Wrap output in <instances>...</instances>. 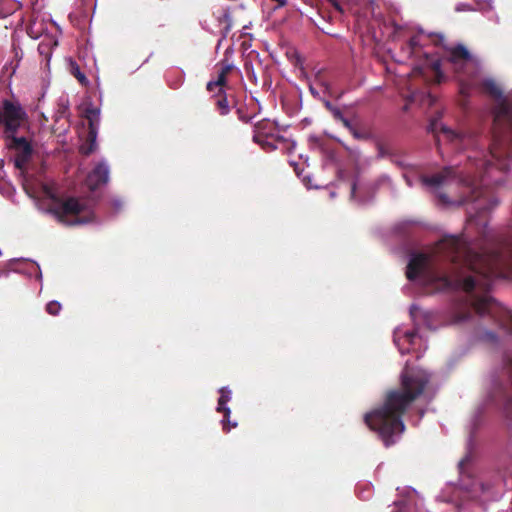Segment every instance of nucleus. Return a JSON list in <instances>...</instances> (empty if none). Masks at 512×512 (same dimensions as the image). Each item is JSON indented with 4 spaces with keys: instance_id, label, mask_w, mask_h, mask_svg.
Here are the masks:
<instances>
[{
    "instance_id": "1",
    "label": "nucleus",
    "mask_w": 512,
    "mask_h": 512,
    "mask_svg": "<svg viewBox=\"0 0 512 512\" xmlns=\"http://www.w3.org/2000/svg\"><path fill=\"white\" fill-rule=\"evenodd\" d=\"M429 380V375L423 370L410 368L406 363L401 374L403 392L392 391L387 395L384 404L364 417L367 426L378 433L385 446L395 443L404 431L401 419L402 413L412 401L422 393Z\"/></svg>"
},
{
    "instance_id": "2",
    "label": "nucleus",
    "mask_w": 512,
    "mask_h": 512,
    "mask_svg": "<svg viewBox=\"0 0 512 512\" xmlns=\"http://www.w3.org/2000/svg\"><path fill=\"white\" fill-rule=\"evenodd\" d=\"M407 278L411 281L419 278L423 285H431L435 290L442 291L446 289H463L471 291L479 280L470 275H466L462 269H457L451 276L439 275L429 268V258L424 254L412 255L406 272Z\"/></svg>"
},
{
    "instance_id": "3",
    "label": "nucleus",
    "mask_w": 512,
    "mask_h": 512,
    "mask_svg": "<svg viewBox=\"0 0 512 512\" xmlns=\"http://www.w3.org/2000/svg\"><path fill=\"white\" fill-rule=\"evenodd\" d=\"M31 196L50 199L52 201L50 212L64 224L83 225L93 220L92 209L85 201L76 198H68L65 201L58 200L53 182L41 183V190L31 192Z\"/></svg>"
},
{
    "instance_id": "4",
    "label": "nucleus",
    "mask_w": 512,
    "mask_h": 512,
    "mask_svg": "<svg viewBox=\"0 0 512 512\" xmlns=\"http://www.w3.org/2000/svg\"><path fill=\"white\" fill-rule=\"evenodd\" d=\"M449 61L457 72L462 73L459 77L462 94H467L470 87L478 85L479 62L464 46L458 45L453 48L449 54Z\"/></svg>"
},
{
    "instance_id": "5",
    "label": "nucleus",
    "mask_w": 512,
    "mask_h": 512,
    "mask_svg": "<svg viewBox=\"0 0 512 512\" xmlns=\"http://www.w3.org/2000/svg\"><path fill=\"white\" fill-rule=\"evenodd\" d=\"M49 27H54V23L52 21L45 22L43 18L36 17L28 28V35L31 38H41V41L38 45V51L46 59L47 65L50 62L53 48L58 45L57 36L46 33Z\"/></svg>"
},
{
    "instance_id": "6",
    "label": "nucleus",
    "mask_w": 512,
    "mask_h": 512,
    "mask_svg": "<svg viewBox=\"0 0 512 512\" xmlns=\"http://www.w3.org/2000/svg\"><path fill=\"white\" fill-rule=\"evenodd\" d=\"M482 84L497 100L494 110V121L498 125L505 124L508 128H512V108L508 104L506 98L503 97L500 87L491 78L484 79Z\"/></svg>"
},
{
    "instance_id": "7",
    "label": "nucleus",
    "mask_w": 512,
    "mask_h": 512,
    "mask_svg": "<svg viewBox=\"0 0 512 512\" xmlns=\"http://www.w3.org/2000/svg\"><path fill=\"white\" fill-rule=\"evenodd\" d=\"M441 249L447 250L448 253L457 254L455 258L465 255V262L467 267L477 274H483L480 270L482 259L478 256H471L468 253L466 242L462 237L449 236L441 242Z\"/></svg>"
},
{
    "instance_id": "8",
    "label": "nucleus",
    "mask_w": 512,
    "mask_h": 512,
    "mask_svg": "<svg viewBox=\"0 0 512 512\" xmlns=\"http://www.w3.org/2000/svg\"><path fill=\"white\" fill-rule=\"evenodd\" d=\"M394 342L401 354L408 352L417 353L425 350L426 345L422 338L415 332H409L401 327L396 328L394 332Z\"/></svg>"
},
{
    "instance_id": "9",
    "label": "nucleus",
    "mask_w": 512,
    "mask_h": 512,
    "mask_svg": "<svg viewBox=\"0 0 512 512\" xmlns=\"http://www.w3.org/2000/svg\"><path fill=\"white\" fill-rule=\"evenodd\" d=\"M26 113L19 104L10 101L3 103V123L11 134L16 133L25 120Z\"/></svg>"
},
{
    "instance_id": "10",
    "label": "nucleus",
    "mask_w": 512,
    "mask_h": 512,
    "mask_svg": "<svg viewBox=\"0 0 512 512\" xmlns=\"http://www.w3.org/2000/svg\"><path fill=\"white\" fill-rule=\"evenodd\" d=\"M109 166L105 161H101L94 170L88 175L86 184L90 190H95L109 181Z\"/></svg>"
},
{
    "instance_id": "11",
    "label": "nucleus",
    "mask_w": 512,
    "mask_h": 512,
    "mask_svg": "<svg viewBox=\"0 0 512 512\" xmlns=\"http://www.w3.org/2000/svg\"><path fill=\"white\" fill-rule=\"evenodd\" d=\"M220 398L218 400L217 411L224 413V420H222L223 429L225 431H229L231 428H235L237 426L236 422L230 421L231 410L227 406V403L231 400L232 392L228 387H222L220 390Z\"/></svg>"
},
{
    "instance_id": "12",
    "label": "nucleus",
    "mask_w": 512,
    "mask_h": 512,
    "mask_svg": "<svg viewBox=\"0 0 512 512\" xmlns=\"http://www.w3.org/2000/svg\"><path fill=\"white\" fill-rule=\"evenodd\" d=\"M13 143L14 148L17 151L15 156V165L18 168H22L31 155V146L25 138H13Z\"/></svg>"
},
{
    "instance_id": "13",
    "label": "nucleus",
    "mask_w": 512,
    "mask_h": 512,
    "mask_svg": "<svg viewBox=\"0 0 512 512\" xmlns=\"http://www.w3.org/2000/svg\"><path fill=\"white\" fill-rule=\"evenodd\" d=\"M454 173V171L451 168L444 169L443 172L433 175L431 177H423L422 183L431 188V189H437L442 184H445L448 181V178Z\"/></svg>"
},
{
    "instance_id": "14",
    "label": "nucleus",
    "mask_w": 512,
    "mask_h": 512,
    "mask_svg": "<svg viewBox=\"0 0 512 512\" xmlns=\"http://www.w3.org/2000/svg\"><path fill=\"white\" fill-rule=\"evenodd\" d=\"M231 68H232V66L229 65V64L224 65L221 68V70H220L216 80L208 82L207 89L210 92H213L215 90H217L218 92H221L222 91V87H223V85H224V83L226 81V75L231 70Z\"/></svg>"
},
{
    "instance_id": "15",
    "label": "nucleus",
    "mask_w": 512,
    "mask_h": 512,
    "mask_svg": "<svg viewBox=\"0 0 512 512\" xmlns=\"http://www.w3.org/2000/svg\"><path fill=\"white\" fill-rule=\"evenodd\" d=\"M474 306L480 315L494 314V312L497 310V304L488 297L477 300L474 303Z\"/></svg>"
},
{
    "instance_id": "16",
    "label": "nucleus",
    "mask_w": 512,
    "mask_h": 512,
    "mask_svg": "<svg viewBox=\"0 0 512 512\" xmlns=\"http://www.w3.org/2000/svg\"><path fill=\"white\" fill-rule=\"evenodd\" d=\"M481 166L485 168L486 174L491 177L492 169L495 167L497 169L503 170L505 168L504 161L501 160L495 152L490 153V159L481 162Z\"/></svg>"
},
{
    "instance_id": "17",
    "label": "nucleus",
    "mask_w": 512,
    "mask_h": 512,
    "mask_svg": "<svg viewBox=\"0 0 512 512\" xmlns=\"http://www.w3.org/2000/svg\"><path fill=\"white\" fill-rule=\"evenodd\" d=\"M99 114H100V112L97 109H92V110L87 111V117L90 121V134L93 137V140H95V137H96V128H95L94 122L99 121Z\"/></svg>"
},
{
    "instance_id": "18",
    "label": "nucleus",
    "mask_w": 512,
    "mask_h": 512,
    "mask_svg": "<svg viewBox=\"0 0 512 512\" xmlns=\"http://www.w3.org/2000/svg\"><path fill=\"white\" fill-rule=\"evenodd\" d=\"M458 138H459V135L457 133H455L454 131H452L451 129L444 127V126L441 127L440 133L438 135L439 141H443V140L454 141V140H457Z\"/></svg>"
},
{
    "instance_id": "19",
    "label": "nucleus",
    "mask_w": 512,
    "mask_h": 512,
    "mask_svg": "<svg viewBox=\"0 0 512 512\" xmlns=\"http://www.w3.org/2000/svg\"><path fill=\"white\" fill-rule=\"evenodd\" d=\"M410 315L416 325H421V318H426V314L417 306L412 305L410 308Z\"/></svg>"
},
{
    "instance_id": "20",
    "label": "nucleus",
    "mask_w": 512,
    "mask_h": 512,
    "mask_svg": "<svg viewBox=\"0 0 512 512\" xmlns=\"http://www.w3.org/2000/svg\"><path fill=\"white\" fill-rule=\"evenodd\" d=\"M61 310V304L58 301H51L46 306V311L51 315L59 314Z\"/></svg>"
},
{
    "instance_id": "21",
    "label": "nucleus",
    "mask_w": 512,
    "mask_h": 512,
    "mask_svg": "<svg viewBox=\"0 0 512 512\" xmlns=\"http://www.w3.org/2000/svg\"><path fill=\"white\" fill-rule=\"evenodd\" d=\"M473 201H475V202H476V209H480V210H482V209H488V207H486V205H485V203H486V199H485L482 195H481V196H477V197H475V198L473 199ZM495 205H496V203H492V204L489 206V208H490V207H492V206H495Z\"/></svg>"
},
{
    "instance_id": "22",
    "label": "nucleus",
    "mask_w": 512,
    "mask_h": 512,
    "mask_svg": "<svg viewBox=\"0 0 512 512\" xmlns=\"http://www.w3.org/2000/svg\"><path fill=\"white\" fill-rule=\"evenodd\" d=\"M217 105H218V107L220 109V113L222 115H225V114L228 113L229 106H228V102H227V100L225 98L217 100Z\"/></svg>"
},
{
    "instance_id": "23",
    "label": "nucleus",
    "mask_w": 512,
    "mask_h": 512,
    "mask_svg": "<svg viewBox=\"0 0 512 512\" xmlns=\"http://www.w3.org/2000/svg\"><path fill=\"white\" fill-rule=\"evenodd\" d=\"M463 181L465 182L469 191H471L472 193H474L475 190L478 188V184H476L474 180H463Z\"/></svg>"
},
{
    "instance_id": "24",
    "label": "nucleus",
    "mask_w": 512,
    "mask_h": 512,
    "mask_svg": "<svg viewBox=\"0 0 512 512\" xmlns=\"http://www.w3.org/2000/svg\"><path fill=\"white\" fill-rule=\"evenodd\" d=\"M431 65V68L433 69V71L437 74H440V69H441V63L439 60H434L430 63Z\"/></svg>"
},
{
    "instance_id": "25",
    "label": "nucleus",
    "mask_w": 512,
    "mask_h": 512,
    "mask_svg": "<svg viewBox=\"0 0 512 512\" xmlns=\"http://www.w3.org/2000/svg\"><path fill=\"white\" fill-rule=\"evenodd\" d=\"M28 265H29L31 268H33V269L37 270V276H38L39 278H41V271H40V269H39V266H38L36 263H34V262H29V263H28Z\"/></svg>"
},
{
    "instance_id": "26",
    "label": "nucleus",
    "mask_w": 512,
    "mask_h": 512,
    "mask_svg": "<svg viewBox=\"0 0 512 512\" xmlns=\"http://www.w3.org/2000/svg\"><path fill=\"white\" fill-rule=\"evenodd\" d=\"M505 328L512 332V315L508 316L507 323L504 324Z\"/></svg>"
},
{
    "instance_id": "27",
    "label": "nucleus",
    "mask_w": 512,
    "mask_h": 512,
    "mask_svg": "<svg viewBox=\"0 0 512 512\" xmlns=\"http://www.w3.org/2000/svg\"><path fill=\"white\" fill-rule=\"evenodd\" d=\"M357 185L356 184H353L352 186V189H351V198L352 199H357Z\"/></svg>"
},
{
    "instance_id": "28",
    "label": "nucleus",
    "mask_w": 512,
    "mask_h": 512,
    "mask_svg": "<svg viewBox=\"0 0 512 512\" xmlns=\"http://www.w3.org/2000/svg\"><path fill=\"white\" fill-rule=\"evenodd\" d=\"M304 183H305V185H306L308 188H311V185H310V183H311V177H309V176L305 177V178H304Z\"/></svg>"
},
{
    "instance_id": "29",
    "label": "nucleus",
    "mask_w": 512,
    "mask_h": 512,
    "mask_svg": "<svg viewBox=\"0 0 512 512\" xmlns=\"http://www.w3.org/2000/svg\"><path fill=\"white\" fill-rule=\"evenodd\" d=\"M466 318H467V316H466V315H463V316H461V317H458L455 321H456V322H462V321H465V320H466Z\"/></svg>"
},
{
    "instance_id": "30",
    "label": "nucleus",
    "mask_w": 512,
    "mask_h": 512,
    "mask_svg": "<svg viewBox=\"0 0 512 512\" xmlns=\"http://www.w3.org/2000/svg\"><path fill=\"white\" fill-rule=\"evenodd\" d=\"M0 123H3V109L0 111Z\"/></svg>"
},
{
    "instance_id": "31",
    "label": "nucleus",
    "mask_w": 512,
    "mask_h": 512,
    "mask_svg": "<svg viewBox=\"0 0 512 512\" xmlns=\"http://www.w3.org/2000/svg\"><path fill=\"white\" fill-rule=\"evenodd\" d=\"M464 462H465V460H461V461L459 462V466H460V468H462V467H463Z\"/></svg>"
},
{
    "instance_id": "32",
    "label": "nucleus",
    "mask_w": 512,
    "mask_h": 512,
    "mask_svg": "<svg viewBox=\"0 0 512 512\" xmlns=\"http://www.w3.org/2000/svg\"><path fill=\"white\" fill-rule=\"evenodd\" d=\"M114 206H115V207H119V206H120V202H119V201H115V202H114Z\"/></svg>"
},
{
    "instance_id": "33",
    "label": "nucleus",
    "mask_w": 512,
    "mask_h": 512,
    "mask_svg": "<svg viewBox=\"0 0 512 512\" xmlns=\"http://www.w3.org/2000/svg\"><path fill=\"white\" fill-rule=\"evenodd\" d=\"M457 10H458V11H462V10H463V8H462V7H460V6H457Z\"/></svg>"
}]
</instances>
